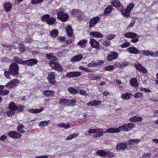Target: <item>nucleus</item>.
<instances>
[{
    "label": "nucleus",
    "instance_id": "nucleus-33",
    "mask_svg": "<svg viewBox=\"0 0 158 158\" xmlns=\"http://www.w3.org/2000/svg\"><path fill=\"white\" fill-rule=\"evenodd\" d=\"M111 3L115 7H119L121 6L120 2L118 0H113L111 1Z\"/></svg>",
    "mask_w": 158,
    "mask_h": 158
},
{
    "label": "nucleus",
    "instance_id": "nucleus-20",
    "mask_svg": "<svg viewBox=\"0 0 158 158\" xmlns=\"http://www.w3.org/2000/svg\"><path fill=\"white\" fill-rule=\"evenodd\" d=\"M135 67L136 69L139 71L142 72L143 73L147 72V70L139 63H136L135 64Z\"/></svg>",
    "mask_w": 158,
    "mask_h": 158
},
{
    "label": "nucleus",
    "instance_id": "nucleus-18",
    "mask_svg": "<svg viewBox=\"0 0 158 158\" xmlns=\"http://www.w3.org/2000/svg\"><path fill=\"white\" fill-rule=\"evenodd\" d=\"M113 8L112 6L109 5L107 6L104 10V13L102 14L103 16H108L109 13L112 11Z\"/></svg>",
    "mask_w": 158,
    "mask_h": 158
},
{
    "label": "nucleus",
    "instance_id": "nucleus-41",
    "mask_svg": "<svg viewBox=\"0 0 158 158\" xmlns=\"http://www.w3.org/2000/svg\"><path fill=\"white\" fill-rule=\"evenodd\" d=\"M68 90L70 93L73 94H76L78 93V90L73 87H69Z\"/></svg>",
    "mask_w": 158,
    "mask_h": 158
},
{
    "label": "nucleus",
    "instance_id": "nucleus-44",
    "mask_svg": "<svg viewBox=\"0 0 158 158\" xmlns=\"http://www.w3.org/2000/svg\"><path fill=\"white\" fill-rule=\"evenodd\" d=\"M68 106H73L75 105L76 101L75 100L68 99Z\"/></svg>",
    "mask_w": 158,
    "mask_h": 158
},
{
    "label": "nucleus",
    "instance_id": "nucleus-45",
    "mask_svg": "<svg viewBox=\"0 0 158 158\" xmlns=\"http://www.w3.org/2000/svg\"><path fill=\"white\" fill-rule=\"evenodd\" d=\"M96 154L97 155L105 157V151L102 150H98L96 152Z\"/></svg>",
    "mask_w": 158,
    "mask_h": 158
},
{
    "label": "nucleus",
    "instance_id": "nucleus-26",
    "mask_svg": "<svg viewBox=\"0 0 158 158\" xmlns=\"http://www.w3.org/2000/svg\"><path fill=\"white\" fill-rule=\"evenodd\" d=\"M57 126L59 127L62 128H63L65 129L69 128L70 127V126L68 123H60L57 124Z\"/></svg>",
    "mask_w": 158,
    "mask_h": 158
},
{
    "label": "nucleus",
    "instance_id": "nucleus-8",
    "mask_svg": "<svg viewBox=\"0 0 158 158\" xmlns=\"http://www.w3.org/2000/svg\"><path fill=\"white\" fill-rule=\"evenodd\" d=\"M127 147V144L125 143H118L116 146V149L117 151H123L126 149Z\"/></svg>",
    "mask_w": 158,
    "mask_h": 158
},
{
    "label": "nucleus",
    "instance_id": "nucleus-58",
    "mask_svg": "<svg viewBox=\"0 0 158 158\" xmlns=\"http://www.w3.org/2000/svg\"><path fill=\"white\" fill-rule=\"evenodd\" d=\"M9 92V91L8 89H3L0 93V95H4L7 94Z\"/></svg>",
    "mask_w": 158,
    "mask_h": 158
},
{
    "label": "nucleus",
    "instance_id": "nucleus-38",
    "mask_svg": "<svg viewBox=\"0 0 158 158\" xmlns=\"http://www.w3.org/2000/svg\"><path fill=\"white\" fill-rule=\"evenodd\" d=\"M68 99H60L59 103L62 106H68Z\"/></svg>",
    "mask_w": 158,
    "mask_h": 158
},
{
    "label": "nucleus",
    "instance_id": "nucleus-1",
    "mask_svg": "<svg viewBox=\"0 0 158 158\" xmlns=\"http://www.w3.org/2000/svg\"><path fill=\"white\" fill-rule=\"evenodd\" d=\"M17 106L12 102H10L9 104L8 107L6 114L7 116L11 117L13 116L15 111L17 110Z\"/></svg>",
    "mask_w": 158,
    "mask_h": 158
},
{
    "label": "nucleus",
    "instance_id": "nucleus-4",
    "mask_svg": "<svg viewBox=\"0 0 158 158\" xmlns=\"http://www.w3.org/2000/svg\"><path fill=\"white\" fill-rule=\"evenodd\" d=\"M10 73L12 75L17 76L18 74V70L19 69L18 65L15 63H12L10 66Z\"/></svg>",
    "mask_w": 158,
    "mask_h": 158
},
{
    "label": "nucleus",
    "instance_id": "nucleus-19",
    "mask_svg": "<svg viewBox=\"0 0 158 158\" xmlns=\"http://www.w3.org/2000/svg\"><path fill=\"white\" fill-rule=\"evenodd\" d=\"M143 118L142 117L137 115L130 118L129 119V121L132 123L141 122Z\"/></svg>",
    "mask_w": 158,
    "mask_h": 158
},
{
    "label": "nucleus",
    "instance_id": "nucleus-63",
    "mask_svg": "<svg viewBox=\"0 0 158 158\" xmlns=\"http://www.w3.org/2000/svg\"><path fill=\"white\" fill-rule=\"evenodd\" d=\"M140 90L141 91H144L145 92H150L151 91L150 89L144 88H141Z\"/></svg>",
    "mask_w": 158,
    "mask_h": 158
},
{
    "label": "nucleus",
    "instance_id": "nucleus-55",
    "mask_svg": "<svg viewBox=\"0 0 158 158\" xmlns=\"http://www.w3.org/2000/svg\"><path fill=\"white\" fill-rule=\"evenodd\" d=\"M78 93L80 94L84 95L86 96L87 95V94L85 90H84L82 89H80L78 91Z\"/></svg>",
    "mask_w": 158,
    "mask_h": 158
},
{
    "label": "nucleus",
    "instance_id": "nucleus-46",
    "mask_svg": "<svg viewBox=\"0 0 158 158\" xmlns=\"http://www.w3.org/2000/svg\"><path fill=\"white\" fill-rule=\"evenodd\" d=\"M79 136L78 134L74 133L69 135L66 138L67 140H69L76 138Z\"/></svg>",
    "mask_w": 158,
    "mask_h": 158
},
{
    "label": "nucleus",
    "instance_id": "nucleus-27",
    "mask_svg": "<svg viewBox=\"0 0 158 158\" xmlns=\"http://www.w3.org/2000/svg\"><path fill=\"white\" fill-rule=\"evenodd\" d=\"M120 131L119 127L118 128H111L107 129L106 130V132L108 133H117Z\"/></svg>",
    "mask_w": 158,
    "mask_h": 158
},
{
    "label": "nucleus",
    "instance_id": "nucleus-16",
    "mask_svg": "<svg viewBox=\"0 0 158 158\" xmlns=\"http://www.w3.org/2000/svg\"><path fill=\"white\" fill-rule=\"evenodd\" d=\"M103 63V61L102 60H100L96 62H94V61H93L87 64V66L88 68L97 67L101 64H102Z\"/></svg>",
    "mask_w": 158,
    "mask_h": 158
},
{
    "label": "nucleus",
    "instance_id": "nucleus-22",
    "mask_svg": "<svg viewBox=\"0 0 158 158\" xmlns=\"http://www.w3.org/2000/svg\"><path fill=\"white\" fill-rule=\"evenodd\" d=\"M91 46L95 48H98L99 47L98 42L94 39H91L89 42Z\"/></svg>",
    "mask_w": 158,
    "mask_h": 158
},
{
    "label": "nucleus",
    "instance_id": "nucleus-3",
    "mask_svg": "<svg viewBox=\"0 0 158 158\" xmlns=\"http://www.w3.org/2000/svg\"><path fill=\"white\" fill-rule=\"evenodd\" d=\"M134 127L135 124L133 123H130L124 124L119 126V127L120 131H128Z\"/></svg>",
    "mask_w": 158,
    "mask_h": 158
},
{
    "label": "nucleus",
    "instance_id": "nucleus-61",
    "mask_svg": "<svg viewBox=\"0 0 158 158\" xmlns=\"http://www.w3.org/2000/svg\"><path fill=\"white\" fill-rule=\"evenodd\" d=\"M44 0H32L31 3L35 5L41 2Z\"/></svg>",
    "mask_w": 158,
    "mask_h": 158
},
{
    "label": "nucleus",
    "instance_id": "nucleus-60",
    "mask_svg": "<svg viewBox=\"0 0 158 158\" xmlns=\"http://www.w3.org/2000/svg\"><path fill=\"white\" fill-rule=\"evenodd\" d=\"M110 44L111 42L110 41L106 40L102 43V45L104 46L108 47L110 45Z\"/></svg>",
    "mask_w": 158,
    "mask_h": 158
},
{
    "label": "nucleus",
    "instance_id": "nucleus-48",
    "mask_svg": "<svg viewBox=\"0 0 158 158\" xmlns=\"http://www.w3.org/2000/svg\"><path fill=\"white\" fill-rule=\"evenodd\" d=\"M56 19L53 18H49L47 20V23L49 25H52L55 22Z\"/></svg>",
    "mask_w": 158,
    "mask_h": 158
},
{
    "label": "nucleus",
    "instance_id": "nucleus-15",
    "mask_svg": "<svg viewBox=\"0 0 158 158\" xmlns=\"http://www.w3.org/2000/svg\"><path fill=\"white\" fill-rule=\"evenodd\" d=\"M118 56V54L115 52H111L110 54L107 57L108 61H111L116 59Z\"/></svg>",
    "mask_w": 158,
    "mask_h": 158
},
{
    "label": "nucleus",
    "instance_id": "nucleus-35",
    "mask_svg": "<svg viewBox=\"0 0 158 158\" xmlns=\"http://www.w3.org/2000/svg\"><path fill=\"white\" fill-rule=\"evenodd\" d=\"M131 95L129 93L123 94L121 95V98L123 100H128L131 98Z\"/></svg>",
    "mask_w": 158,
    "mask_h": 158
},
{
    "label": "nucleus",
    "instance_id": "nucleus-53",
    "mask_svg": "<svg viewBox=\"0 0 158 158\" xmlns=\"http://www.w3.org/2000/svg\"><path fill=\"white\" fill-rule=\"evenodd\" d=\"M116 35L114 34H110L106 36V37L107 40H111L115 37Z\"/></svg>",
    "mask_w": 158,
    "mask_h": 158
},
{
    "label": "nucleus",
    "instance_id": "nucleus-13",
    "mask_svg": "<svg viewBox=\"0 0 158 158\" xmlns=\"http://www.w3.org/2000/svg\"><path fill=\"white\" fill-rule=\"evenodd\" d=\"M38 62L37 60L35 59H31L24 60V65L32 66L36 64Z\"/></svg>",
    "mask_w": 158,
    "mask_h": 158
},
{
    "label": "nucleus",
    "instance_id": "nucleus-29",
    "mask_svg": "<svg viewBox=\"0 0 158 158\" xmlns=\"http://www.w3.org/2000/svg\"><path fill=\"white\" fill-rule=\"evenodd\" d=\"M43 94L45 96L49 97L53 96L55 94V92L52 90H47L44 91Z\"/></svg>",
    "mask_w": 158,
    "mask_h": 158
},
{
    "label": "nucleus",
    "instance_id": "nucleus-10",
    "mask_svg": "<svg viewBox=\"0 0 158 158\" xmlns=\"http://www.w3.org/2000/svg\"><path fill=\"white\" fill-rule=\"evenodd\" d=\"M100 17L96 16L91 19L89 23V27H92L96 25L100 20Z\"/></svg>",
    "mask_w": 158,
    "mask_h": 158
},
{
    "label": "nucleus",
    "instance_id": "nucleus-21",
    "mask_svg": "<svg viewBox=\"0 0 158 158\" xmlns=\"http://www.w3.org/2000/svg\"><path fill=\"white\" fill-rule=\"evenodd\" d=\"M89 35L96 38H101L103 36V35L98 31H91L89 33Z\"/></svg>",
    "mask_w": 158,
    "mask_h": 158
},
{
    "label": "nucleus",
    "instance_id": "nucleus-5",
    "mask_svg": "<svg viewBox=\"0 0 158 158\" xmlns=\"http://www.w3.org/2000/svg\"><path fill=\"white\" fill-rule=\"evenodd\" d=\"M49 63L51 67L55 70L59 72L63 71V69L61 66L57 62L55 61H50Z\"/></svg>",
    "mask_w": 158,
    "mask_h": 158
},
{
    "label": "nucleus",
    "instance_id": "nucleus-25",
    "mask_svg": "<svg viewBox=\"0 0 158 158\" xmlns=\"http://www.w3.org/2000/svg\"><path fill=\"white\" fill-rule=\"evenodd\" d=\"M101 103V102L99 100H94L92 101H90L89 102L87 103V105L89 106H96L99 105Z\"/></svg>",
    "mask_w": 158,
    "mask_h": 158
},
{
    "label": "nucleus",
    "instance_id": "nucleus-47",
    "mask_svg": "<svg viewBox=\"0 0 158 158\" xmlns=\"http://www.w3.org/2000/svg\"><path fill=\"white\" fill-rule=\"evenodd\" d=\"M58 34V32L57 30L55 29L52 31L50 32V35L52 37H55Z\"/></svg>",
    "mask_w": 158,
    "mask_h": 158
},
{
    "label": "nucleus",
    "instance_id": "nucleus-64",
    "mask_svg": "<svg viewBox=\"0 0 158 158\" xmlns=\"http://www.w3.org/2000/svg\"><path fill=\"white\" fill-rule=\"evenodd\" d=\"M151 154L150 153L144 154L142 157V158H149L151 156Z\"/></svg>",
    "mask_w": 158,
    "mask_h": 158
},
{
    "label": "nucleus",
    "instance_id": "nucleus-31",
    "mask_svg": "<svg viewBox=\"0 0 158 158\" xmlns=\"http://www.w3.org/2000/svg\"><path fill=\"white\" fill-rule=\"evenodd\" d=\"M130 82L131 85L134 87H136L138 86L137 80L135 78H131L130 81Z\"/></svg>",
    "mask_w": 158,
    "mask_h": 158
},
{
    "label": "nucleus",
    "instance_id": "nucleus-30",
    "mask_svg": "<svg viewBox=\"0 0 158 158\" xmlns=\"http://www.w3.org/2000/svg\"><path fill=\"white\" fill-rule=\"evenodd\" d=\"M87 42V40H81L77 43V44L81 48H85L86 46Z\"/></svg>",
    "mask_w": 158,
    "mask_h": 158
},
{
    "label": "nucleus",
    "instance_id": "nucleus-23",
    "mask_svg": "<svg viewBox=\"0 0 158 158\" xmlns=\"http://www.w3.org/2000/svg\"><path fill=\"white\" fill-rule=\"evenodd\" d=\"M127 50L131 54L136 55L139 53V51L134 47H130L127 49Z\"/></svg>",
    "mask_w": 158,
    "mask_h": 158
},
{
    "label": "nucleus",
    "instance_id": "nucleus-17",
    "mask_svg": "<svg viewBox=\"0 0 158 158\" xmlns=\"http://www.w3.org/2000/svg\"><path fill=\"white\" fill-rule=\"evenodd\" d=\"M105 133L102 129H96L95 132L96 134L93 135V137L96 138L101 137Z\"/></svg>",
    "mask_w": 158,
    "mask_h": 158
},
{
    "label": "nucleus",
    "instance_id": "nucleus-24",
    "mask_svg": "<svg viewBox=\"0 0 158 158\" xmlns=\"http://www.w3.org/2000/svg\"><path fill=\"white\" fill-rule=\"evenodd\" d=\"M83 58L82 55L81 54L77 55L73 57L71 59V61L72 62H75L79 61Z\"/></svg>",
    "mask_w": 158,
    "mask_h": 158
},
{
    "label": "nucleus",
    "instance_id": "nucleus-32",
    "mask_svg": "<svg viewBox=\"0 0 158 158\" xmlns=\"http://www.w3.org/2000/svg\"><path fill=\"white\" fill-rule=\"evenodd\" d=\"M4 8L6 12L10 11L12 7V4L9 2H6L4 5Z\"/></svg>",
    "mask_w": 158,
    "mask_h": 158
},
{
    "label": "nucleus",
    "instance_id": "nucleus-62",
    "mask_svg": "<svg viewBox=\"0 0 158 158\" xmlns=\"http://www.w3.org/2000/svg\"><path fill=\"white\" fill-rule=\"evenodd\" d=\"M54 157V156H47V155H44V156H38L36 157H35V158H51V157Z\"/></svg>",
    "mask_w": 158,
    "mask_h": 158
},
{
    "label": "nucleus",
    "instance_id": "nucleus-40",
    "mask_svg": "<svg viewBox=\"0 0 158 158\" xmlns=\"http://www.w3.org/2000/svg\"><path fill=\"white\" fill-rule=\"evenodd\" d=\"M14 60L19 64H22L24 65V61L22 59L19 58L17 56H15L14 57Z\"/></svg>",
    "mask_w": 158,
    "mask_h": 158
},
{
    "label": "nucleus",
    "instance_id": "nucleus-36",
    "mask_svg": "<svg viewBox=\"0 0 158 158\" xmlns=\"http://www.w3.org/2000/svg\"><path fill=\"white\" fill-rule=\"evenodd\" d=\"M46 56L48 59H50L51 61H55L57 60V59L52 54H46Z\"/></svg>",
    "mask_w": 158,
    "mask_h": 158
},
{
    "label": "nucleus",
    "instance_id": "nucleus-39",
    "mask_svg": "<svg viewBox=\"0 0 158 158\" xmlns=\"http://www.w3.org/2000/svg\"><path fill=\"white\" fill-rule=\"evenodd\" d=\"M143 54L145 56H150L152 57L154 56L153 54V52L147 50H144L142 51Z\"/></svg>",
    "mask_w": 158,
    "mask_h": 158
},
{
    "label": "nucleus",
    "instance_id": "nucleus-11",
    "mask_svg": "<svg viewBox=\"0 0 158 158\" xmlns=\"http://www.w3.org/2000/svg\"><path fill=\"white\" fill-rule=\"evenodd\" d=\"M70 13L72 16L77 17L79 19L81 18V15L82 14V12L80 10L76 9L71 10Z\"/></svg>",
    "mask_w": 158,
    "mask_h": 158
},
{
    "label": "nucleus",
    "instance_id": "nucleus-2",
    "mask_svg": "<svg viewBox=\"0 0 158 158\" xmlns=\"http://www.w3.org/2000/svg\"><path fill=\"white\" fill-rule=\"evenodd\" d=\"M135 6L134 3L131 2L129 4L126 9L122 10V14L124 17L127 18L130 16V12L131 11Z\"/></svg>",
    "mask_w": 158,
    "mask_h": 158
},
{
    "label": "nucleus",
    "instance_id": "nucleus-12",
    "mask_svg": "<svg viewBox=\"0 0 158 158\" xmlns=\"http://www.w3.org/2000/svg\"><path fill=\"white\" fill-rule=\"evenodd\" d=\"M55 76L54 73L52 72L50 73L48 75V82L51 84H54L56 82L55 80Z\"/></svg>",
    "mask_w": 158,
    "mask_h": 158
},
{
    "label": "nucleus",
    "instance_id": "nucleus-34",
    "mask_svg": "<svg viewBox=\"0 0 158 158\" xmlns=\"http://www.w3.org/2000/svg\"><path fill=\"white\" fill-rule=\"evenodd\" d=\"M66 30L67 34L69 37H70L72 36L73 31L71 26H68L66 27Z\"/></svg>",
    "mask_w": 158,
    "mask_h": 158
},
{
    "label": "nucleus",
    "instance_id": "nucleus-9",
    "mask_svg": "<svg viewBox=\"0 0 158 158\" xmlns=\"http://www.w3.org/2000/svg\"><path fill=\"white\" fill-rule=\"evenodd\" d=\"M19 82V81L17 79H13L5 85V86L8 88H12L16 86Z\"/></svg>",
    "mask_w": 158,
    "mask_h": 158
},
{
    "label": "nucleus",
    "instance_id": "nucleus-56",
    "mask_svg": "<svg viewBox=\"0 0 158 158\" xmlns=\"http://www.w3.org/2000/svg\"><path fill=\"white\" fill-rule=\"evenodd\" d=\"M79 69L81 70H83L85 72H91V71L89 69H88L84 67L83 66H80Z\"/></svg>",
    "mask_w": 158,
    "mask_h": 158
},
{
    "label": "nucleus",
    "instance_id": "nucleus-28",
    "mask_svg": "<svg viewBox=\"0 0 158 158\" xmlns=\"http://www.w3.org/2000/svg\"><path fill=\"white\" fill-rule=\"evenodd\" d=\"M137 35V34L132 32H127L124 34V36L126 37L132 39L136 37Z\"/></svg>",
    "mask_w": 158,
    "mask_h": 158
},
{
    "label": "nucleus",
    "instance_id": "nucleus-43",
    "mask_svg": "<svg viewBox=\"0 0 158 158\" xmlns=\"http://www.w3.org/2000/svg\"><path fill=\"white\" fill-rule=\"evenodd\" d=\"M49 122V120L41 121L40 123L39 126L41 127L47 126L48 125Z\"/></svg>",
    "mask_w": 158,
    "mask_h": 158
},
{
    "label": "nucleus",
    "instance_id": "nucleus-37",
    "mask_svg": "<svg viewBox=\"0 0 158 158\" xmlns=\"http://www.w3.org/2000/svg\"><path fill=\"white\" fill-rule=\"evenodd\" d=\"M140 142V140L138 139H131L128 140L127 143L128 145L137 144Z\"/></svg>",
    "mask_w": 158,
    "mask_h": 158
},
{
    "label": "nucleus",
    "instance_id": "nucleus-51",
    "mask_svg": "<svg viewBox=\"0 0 158 158\" xmlns=\"http://www.w3.org/2000/svg\"><path fill=\"white\" fill-rule=\"evenodd\" d=\"M114 69V66L113 65H109L104 68L103 69L104 71H112Z\"/></svg>",
    "mask_w": 158,
    "mask_h": 158
},
{
    "label": "nucleus",
    "instance_id": "nucleus-49",
    "mask_svg": "<svg viewBox=\"0 0 158 158\" xmlns=\"http://www.w3.org/2000/svg\"><path fill=\"white\" fill-rule=\"evenodd\" d=\"M50 18V15H43L41 17V19L43 21H46L48 20Z\"/></svg>",
    "mask_w": 158,
    "mask_h": 158
},
{
    "label": "nucleus",
    "instance_id": "nucleus-54",
    "mask_svg": "<svg viewBox=\"0 0 158 158\" xmlns=\"http://www.w3.org/2000/svg\"><path fill=\"white\" fill-rule=\"evenodd\" d=\"M134 97L135 98H142L143 97V95L141 93L138 92L134 94Z\"/></svg>",
    "mask_w": 158,
    "mask_h": 158
},
{
    "label": "nucleus",
    "instance_id": "nucleus-6",
    "mask_svg": "<svg viewBox=\"0 0 158 158\" xmlns=\"http://www.w3.org/2000/svg\"><path fill=\"white\" fill-rule=\"evenodd\" d=\"M57 17L62 22L67 21L69 18V15L66 13L60 11L57 14Z\"/></svg>",
    "mask_w": 158,
    "mask_h": 158
},
{
    "label": "nucleus",
    "instance_id": "nucleus-7",
    "mask_svg": "<svg viewBox=\"0 0 158 158\" xmlns=\"http://www.w3.org/2000/svg\"><path fill=\"white\" fill-rule=\"evenodd\" d=\"M8 134L10 137L14 139H19L22 136L20 133L15 131H10L8 132Z\"/></svg>",
    "mask_w": 158,
    "mask_h": 158
},
{
    "label": "nucleus",
    "instance_id": "nucleus-52",
    "mask_svg": "<svg viewBox=\"0 0 158 158\" xmlns=\"http://www.w3.org/2000/svg\"><path fill=\"white\" fill-rule=\"evenodd\" d=\"M129 63L127 62H123L121 64L119 63H118L119 67L120 68L125 67L127 65H129Z\"/></svg>",
    "mask_w": 158,
    "mask_h": 158
},
{
    "label": "nucleus",
    "instance_id": "nucleus-57",
    "mask_svg": "<svg viewBox=\"0 0 158 158\" xmlns=\"http://www.w3.org/2000/svg\"><path fill=\"white\" fill-rule=\"evenodd\" d=\"M17 110L18 112H22L23 110L24 107L23 105H20L17 106Z\"/></svg>",
    "mask_w": 158,
    "mask_h": 158
},
{
    "label": "nucleus",
    "instance_id": "nucleus-50",
    "mask_svg": "<svg viewBox=\"0 0 158 158\" xmlns=\"http://www.w3.org/2000/svg\"><path fill=\"white\" fill-rule=\"evenodd\" d=\"M19 45L20 46L19 48V51L21 53L24 52L25 50V47L22 43L19 44Z\"/></svg>",
    "mask_w": 158,
    "mask_h": 158
},
{
    "label": "nucleus",
    "instance_id": "nucleus-14",
    "mask_svg": "<svg viewBox=\"0 0 158 158\" xmlns=\"http://www.w3.org/2000/svg\"><path fill=\"white\" fill-rule=\"evenodd\" d=\"M81 75V72H70L67 73L66 76L68 77H76L80 76Z\"/></svg>",
    "mask_w": 158,
    "mask_h": 158
},
{
    "label": "nucleus",
    "instance_id": "nucleus-59",
    "mask_svg": "<svg viewBox=\"0 0 158 158\" xmlns=\"http://www.w3.org/2000/svg\"><path fill=\"white\" fill-rule=\"evenodd\" d=\"M130 44L129 42H124L121 45L120 47L122 48H126L130 46Z\"/></svg>",
    "mask_w": 158,
    "mask_h": 158
},
{
    "label": "nucleus",
    "instance_id": "nucleus-42",
    "mask_svg": "<svg viewBox=\"0 0 158 158\" xmlns=\"http://www.w3.org/2000/svg\"><path fill=\"white\" fill-rule=\"evenodd\" d=\"M115 155V154L113 152H111L110 151H105V157L112 158L114 157Z\"/></svg>",
    "mask_w": 158,
    "mask_h": 158
}]
</instances>
